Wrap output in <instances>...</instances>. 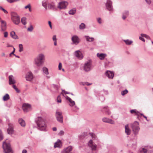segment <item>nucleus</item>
I'll return each instance as SVG.
<instances>
[{
  "label": "nucleus",
  "instance_id": "obj_14",
  "mask_svg": "<svg viewBox=\"0 0 153 153\" xmlns=\"http://www.w3.org/2000/svg\"><path fill=\"white\" fill-rule=\"evenodd\" d=\"M72 40L73 43L76 45L79 42V39L78 37L76 36H73L72 38Z\"/></svg>",
  "mask_w": 153,
  "mask_h": 153
},
{
  "label": "nucleus",
  "instance_id": "obj_32",
  "mask_svg": "<svg viewBox=\"0 0 153 153\" xmlns=\"http://www.w3.org/2000/svg\"><path fill=\"white\" fill-rule=\"evenodd\" d=\"M128 11H126L123 14L122 18L123 19H125L126 17L128 16Z\"/></svg>",
  "mask_w": 153,
  "mask_h": 153
},
{
  "label": "nucleus",
  "instance_id": "obj_61",
  "mask_svg": "<svg viewBox=\"0 0 153 153\" xmlns=\"http://www.w3.org/2000/svg\"><path fill=\"white\" fill-rule=\"evenodd\" d=\"M62 153H69L68 152L64 150H63L62 152Z\"/></svg>",
  "mask_w": 153,
  "mask_h": 153
},
{
  "label": "nucleus",
  "instance_id": "obj_45",
  "mask_svg": "<svg viewBox=\"0 0 153 153\" xmlns=\"http://www.w3.org/2000/svg\"><path fill=\"white\" fill-rule=\"evenodd\" d=\"M3 139V136L2 132L1 130H0V141L2 140Z\"/></svg>",
  "mask_w": 153,
  "mask_h": 153
},
{
  "label": "nucleus",
  "instance_id": "obj_55",
  "mask_svg": "<svg viewBox=\"0 0 153 153\" xmlns=\"http://www.w3.org/2000/svg\"><path fill=\"white\" fill-rule=\"evenodd\" d=\"M53 39L54 41H56V35H55L53 36Z\"/></svg>",
  "mask_w": 153,
  "mask_h": 153
},
{
  "label": "nucleus",
  "instance_id": "obj_47",
  "mask_svg": "<svg viewBox=\"0 0 153 153\" xmlns=\"http://www.w3.org/2000/svg\"><path fill=\"white\" fill-rule=\"evenodd\" d=\"M141 36H142L143 37H145L147 39H149V37L146 34H141Z\"/></svg>",
  "mask_w": 153,
  "mask_h": 153
},
{
  "label": "nucleus",
  "instance_id": "obj_11",
  "mask_svg": "<svg viewBox=\"0 0 153 153\" xmlns=\"http://www.w3.org/2000/svg\"><path fill=\"white\" fill-rule=\"evenodd\" d=\"M68 5V3L66 1L62 2L59 3L58 7L60 9H65Z\"/></svg>",
  "mask_w": 153,
  "mask_h": 153
},
{
  "label": "nucleus",
  "instance_id": "obj_54",
  "mask_svg": "<svg viewBox=\"0 0 153 153\" xmlns=\"http://www.w3.org/2000/svg\"><path fill=\"white\" fill-rule=\"evenodd\" d=\"M64 134V132L63 131H61L59 132V134L60 135H63Z\"/></svg>",
  "mask_w": 153,
  "mask_h": 153
},
{
  "label": "nucleus",
  "instance_id": "obj_33",
  "mask_svg": "<svg viewBox=\"0 0 153 153\" xmlns=\"http://www.w3.org/2000/svg\"><path fill=\"white\" fill-rule=\"evenodd\" d=\"M55 6L53 4H48V7L51 9H53Z\"/></svg>",
  "mask_w": 153,
  "mask_h": 153
},
{
  "label": "nucleus",
  "instance_id": "obj_64",
  "mask_svg": "<svg viewBox=\"0 0 153 153\" xmlns=\"http://www.w3.org/2000/svg\"><path fill=\"white\" fill-rule=\"evenodd\" d=\"M91 136L92 137H95V135L93 134H91Z\"/></svg>",
  "mask_w": 153,
  "mask_h": 153
},
{
  "label": "nucleus",
  "instance_id": "obj_58",
  "mask_svg": "<svg viewBox=\"0 0 153 153\" xmlns=\"http://www.w3.org/2000/svg\"><path fill=\"white\" fill-rule=\"evenodd\" d=\"M48 24H49L50 27L51 29L52 28L51 22L50 21H48Z\"/></svg>",
  "mask_w": 153,
  "mask_h": 153
},
{
  "label": "nucleus",
  "instance_id": "obj_48",
  "mask_svg": "<svg viewBox=\"0 0 153 153\" xmlns=\"http://www.w3.org/2000/svg\"><path fill=\"white\" fill-rule=\"evenodd\" d=\"M33 27L32 26H31L30 27H28L27 28V30L29 31H32L33 30Z\"/></svg>",
  "mask_w": 153,
  "mask_h": 153
},
{
  "label": "nucleus",
  "instance_id": "obj_31",
  "mask_svg": "<svg viewBox=\"0 0 153 153\" xmlns=\"http://www.w3.org/2000/svg\"><path fill=\"white\" fill-rule=\"evenodd\" d=\"M72 147L71 146H68V147L66 148L65 149H64V150L70 153V152L72 151Z\"/></svg>",
  "mask_w": 153,
  "mask_h": 153
},
{
  "label": "nucleus",
  "instance_id": "obj_60",
  "mask_svg": "<svg viewBox=\"0 0 153 153\" xmlns=\"http://www.w3.org/2000/svg\"><path fill=\"white\" fill-rule=\"evenodd\" d=\"M147 3L148 4H149L151 3V1L150 0H145Z\"/></svg>",
  "mask_w": 153,
  "mask_h": 153
},
{
  "label": "nucleus",
  "instance_id": "obj_24",
  "mask_svg": "<svg viewBox=\"0 0 153 153\" xmlns=\"http://www.w3.org/2000/svg\"><path fill=\"white\" fill-rule=\"evenodd\" d=\"M19 123L20 125L23 127H24L25 126V121L22 118H19L18 120Z\"/></svg>",
  "mask_w": 153,
  "mask_h": 153
},
{
  "label": "nucleus",
  "instance_id": "obj_8",
  "mask_svg": "<svg viewBox=\"0 0 153 153\" xmlns=\"http://www.w3.org/2000/svg\"><path fill=\"white\" fill-rule=\"evenodd\" d=\"M26 80L29 81H32L33 79V76L32 73L29 71L27 72L25 76Z\"/></svg>",
  "mask_w": 153,
  "mask_h": 153
},
{
  "label": "nucleus",
  "instance_id": "obj_62",
  "mask_svg": "<svg viewBox=\"0 0 153 153\" xmlns=\"http://www.w3.org/2000/svg\"><path fill=\"white\" fill-rule=\"evenodd\" d=\"M27 151L26 150H23L22 151V153H27Z\"/></svg>",
  "mask_w": 153,
  "mask_h": 153
},
{
  "label": "nucleus",
  "instance_id": "obj_59",
  "mask_svg": "<svg viewBox=\"0 0 153 153\" xmlns=\"http://www.w3.org/2000/svg\"><path fill=\"white\" fill-rule=\"evenodd\" d=\"M7 47H13V46L12 45H10L9 44H7Z\"/></svg>",
  "mask_w": 153,
  "mask_h": 153
},
{
  "label": "nucleus",
  "instance_id": "obj_4",
  "mask_svg": "<svg viewBox=\"0 0 153 153\" xmlns=\"http://www.w3.org/2000/svg\"><path fill=\"white\" fill-rule=\"evenodd\" d=\"M11 19L13 22L16 25H18L20 23V17L18 14L15 13H13L12 14Z\"/></svg>",
  "mask_w": 153,
  "mask_h": 153
},
{
  "label": "nucleus",
  "instance_id": "obj_5",
  "mask_svg": "<svg viewBox=\"0 0 153 153\" xmlns=\"http://www.w3.org/2000/svg\"><path fill=\"white\" fill-rule=\"evenodd\" d=\"M91 66L92 63L91 61L89 60L85 63L83 67L84 70L86 71H89L91 70Z\"/></svg>",
  "mask_w": 153,
  "mask_h": 153
},
{
  "label": "nucleus",
  "instance_id": "obj_52",
  "mask_svg": "<svg viewBox=\"0 0 153 153\" xmlns=\"http://www.w3.org/2000/svg\"><path fill=\"white\" fill-rule=\"evenodd\" d=\"M62 67V64L61 63H59L58 68L59 70H61V68Z\"/></svg>",
  "mask_w": 153,
  "mask_h": 153
},
{
  "label": "nucleus",
  "instance_id": "obj_37",
  "mask_svg": "<svg viewBox=\"0 0 153 153\" xmlns=\"http://www.w3.org/2000/svg\"><path fill=\"white\" fill-rule=\"evenodd\" d=\"M85 27V25L84 24L82 23L79 26V28L80 29H83Z\"/></svg>",
  "mask_w": 153,
  "mask_h": 153
},
{
  "label": "nucleus",
  "instance_id": "obj_3",
  "mask_svg": "<svg viewBox=\"0 0 153 153\" xmlns=\"http://www.w3.org/2000/svg\"><path fill=\"white\" fill-rule=\"evenodd\" d=\"M9 140L7 139L3 143V148L4 151L5 153H9L11 151L10 145L9 143Z\"/></svg>",
  "mask_w": 153,
  "mask_h": 153
},
{
  "label": "nucleus",
  "instance_id": "obj_50",
  "mask_svg": "<svg viewBox=\"0 0 153 153\" xmlns=\"http://www.w3.org/2000/svg\"><path fill=\"white\" fill-rule=\"evenodd\" d=\"M97 21H98V22L99 23H100V24L102 23V20H101V19L100 18H98L97 19Z\"/></svg>",
  "mask_w": 153,
  "mask_h": 153
},
{
  "label": "nucleus",
  "instance_id": "obj_41",
  "mask_svg": "<svg viewBox=\"0 0 153 153\" xmlns=\"http://www.w3.org/2000/svg\"><path fill=\"white\" fill-rule=\"evenodd\" d=\"M124 41L127 45H130L132 42V41L128 40H125Z\"/></svg>",
  "mask_w": 153,
  "mask_h": 153
},
{
  "label": "nucleus",
  "instance_id": "obj_6",
  "mask_svg": "<svg viewBox=\"0 0 153 153\" xmlns=\"http://www.w3.org/2000/svg\"><path fill=\"white\" fill-rule=\"evenodd\" d=\"M55 116L57 120L60 123L63 122V117L62 113L58 111H57L56 112Z\"/></svg>",
  "mask_w": 153,
  "mask_h": 153
},
{
  "label": "nucleus",
  "instance_id": "obj_43",
  "mask_svg": "<svg viewBox=\"0 0 153 153\" xmlns=\"http://www.w3.org/2000/svg\"><path fill=\"white\" fill-rule=\"evenodd\" d=\"M103 109L105 110V111L107 112L108 114H110V113L109 111H108V109L107 106H105L104 107Z\"/></svg>",
  "mask_w": 153,
  "mask_h": 153
},
{
  "label": "nucleus",
  "instance_id": "obj_1",
  "mask_svg": "<svg viewBox=\"0 0 153 153\" xmlns=\"http://www.w3.org/2000/svg\"><path fill=\"white\" fill-rule=\"evenodd\" d=\"M36 123L39 129L41 130H45L46 128V125L45 120L42 117H38Z\"/></svg>",
  "mask_w": 153,
  "mask_h": 153
},
{
  "label": "nucleus",
  "instance_id": "obj_16",
  "mask_svg": "<svg viewBox=\"0 0 153 153\" xmlns=\"http://www.w3.org/2000/svg\"><path fill=\"white\" fill-rule=\"evenodd\" d=\"M8 126L9 128L7 130V132L9 134H12L13 131V125L11 123H9Z\"/></svg>",
  "mask_w": 153,
  "mask_h": 153
},
{
  "label": "nucleus",
  "instance_id": "obj_53",
  "mask_svg": "<svg viewBox=\"0 0 153 153\" xmlns=\"http://www.w3.org/2000/svg\"><path fill=\"white\" fill-rule=\"evenodd\" d=\"M91 84H92L91 83H89L88 82H84V84H83V85H89Z\"/></svg>",
  "mask_w": 153,
  "mask_h": 153
},
{
  "label": "nucleus",
  "instance_id": "obj_46",
  "mask_svg": "<svg viewBox=\"0 0 153 153\" xmlns=\"http://www.w3.org/2000/svg\"><path fill=\"white\" fill-rule=\"evenodd\" d=\"M0 10H2L5 13H7V11L2 7H0Z\"/></svg>",
  "mask_w": 153,
  "mask_h": 153
},
{
  "label": "nucleus",
  "instance_id": "obj_40",
  "mask_svg": "<svg viewBox=\"0 0 153 153\" xmlns=\"http://www.w3.org/2000/svg\"><path fill=\"white\" fill-rule=\"evenodd\" d=\"M48 5L47 3L45 2H43L42 3V6L46 9L47 8Z\"/></svg>",
  "mask_w": 153,
  "mask_h": 153
},
{
  "label": "nucleus",
  "instance_id": "obj_25",
  "mask_svg": "<svg viewBox=\"0 0 153 153\" xmlns=\"http://www.w3.org/2000/svg\"><path fill=\"white\" fill-rule=\"evenodd\" d=\"M66 99L70 102V106H73L75 105V103L74 101L72 100L71 98L67 96Z\"/></svg>",
  "mask_w": 153,
  "mask_h": 153
},
{
  "label": "nucleus",
  "instance_id": "obj_57",
  "mask_svg": "<svg viewBox=\"0 0 153 153\" xmlns=\"http://www.w3.org/2000/svg\"><path fill=\"white\" fill-rule=\"evenodd\" d=\"M143 37L142 36V37L140 36L139 37V39L140 40H141L142 41H143L145 42L144 39Z\"/></svg>",
  "mask_w": 153,
  "mask_h": 153
},
{
  "label": "nucleus",
  "instance_id": "obj_34",
  "mask_svg": "<svg viewBox=\"0 0 153 153\" xmlns=\"http://www.w3.org/2000/svg\"><path fill=\"white\" fill-rule=\"evenodd\" d=\"M21 22L24 25H25L26 24V19L25 17H23L21 19Z\"/></svg>",
  "mask_w": 153,
  "mask_h": 153
},
{
  "label": "nucleus",
  "instance_id": "obj_63",
  "mask_svg": "<svg viewBox=\"0 0 153 153\" xmlns=\"http://www.w3.org/2000/svg\"><path fill=\"white\" fill-rule=\"evenodd\" d=\"M53 131H56V127H53L52 128Z\"/></svg>",
  "mask_w": 153,
  "mask_h": 153
},
{
  "label": "nucleus",
  "instance_id": "obj_9",
  "mask_svg": "<svg viewBox=\"0 0 153 153\" xmlns=\"http://www.w3.org/2000/svg\"><path fill=\"white\" fill-rule=\"evenodd\" d=\"M88 145L92 151H95L96 149L97 146L93 142L92 140H91L88 143Z\"/></svg>",
  "mask_w": 153,
  "mask_h": 153
},
{
  "label": "nucleus",
  "instance_id": "obj_7",
  "mask_svg": "<svg viewBox=\"0 0 153 153\" xmlns=\"http://www.w3.org/2000/svg\"><path fill=\"white\" fill-rule=\"evenodd\" d=\"M132 128L133 131L135 134L137 133L140 129L138 123L136 121L132 125Z\"/></svg>",
  "mask_w": 153,
  "mask_h": 153
},
{
  "label": "nucleus",
  "instance_id": "obj_22",
  "mask_svg": "<svg viewBox=\"0 0 153 153\" xmlns=\"http://www.w3.org/2000/svg\"><path fill=\"white\" fill-rule=\"evenodd\" d=\"M10 36L13 39H17L19 38L18 36L16 34L15 32L14 31H12L10 33Z\"/></svg>",
  "mask_w": 153,
  "mask_h": 153
},
{
  "label": "nucleus",
  "instance_id": "obj_36",
  "mask_svg": "<svg viewBox=\"0 0 153 153\" xmlns=\"http://www.w3.org/2000/svg\"><path fill=\"white\" fill-rule=\"evenodd\" d=\"M19 51L20 52H21L23 51V45L22 44H20L19 45Z\"/></svg>",
  "mask_w": 153,
  "mask_h": 153
},
{
  "label": "nucleus",
  "instance_id": "obj_13",
  "mask_svg": "<svg viewBox=\"0 0 153 153\" xmlns=\"http://www.w3.org/2000/svg\"><path fill=\"white\" fill-rule=\"evenodd\" d=\"M106 6L107 9L109 11H111L112 10V2L110 0H107L106 3Z\"/></svg>",
  "mask_w": 153,
  "mask_h": 153
},
{
  "label": "nucleus",
  "instance_id": "obj_20",
  "mask_svg": "<svg viewBox=\"0 0 153 153\" xmlns=\"http://www.w3.org/2000/svg\"><path fill=\"white\" fill-rule=\"evenodd\" d=\"M9 84L10 85L16 83V81L13 78V76L12 75L9 76Z\"/></svg>",
  "mask_w": 153,
  "mask_h": 153
},
{
  "label": "nucleus",
  "instance_id": "obj_56",
  "mask_svg": "<svg viewBox=\"0 0 153 153\" xmlns=\"http://www.w3.org/2000/svg\"><path fill=\"white\" fill-rule=\"evenodd\" d=\"M7 1L10 3H12L15 2V0H7Z\"/></svg>",
  "mask_w": 153,
  "mask_h": 153
},
{
  "label": "nucleus",
  "instance_id": "obj_26",
  "mask_svg": "<svg viewBox=\"0 0 153 153\" xmlns=\"http://www.w3.org/2000/svg\"><path fill=\"white\" fill-rule=\"evenodd\" d=\"M42 71L46 75H48L49 74L48 69L45 67H43L42 68Z\"/></svg>",
  "mask_w": 153,
  "mask_h": 153
},
{
  "label": "nucleus",
  "instance_id": "obj_28",
  "mask_svg": "<svg viewBox=\"0 0 153 153\" xmlns=\"http://www.w3.org/2000/svg\"><path fill=\"white\" fill-rule=\"evenodd\" d=\"M85 38H86V40L88 41L89 42H93L94 40V39L93 37H90L88 36H85Z\"/></svg>",
  "mask_w": 153,
  "mask_h": 153
},
{
  "label": "nucleus",
  "instance_id": "obj_35",
  "mask_svg": "<svg viewBox=\"0 0 153 153\" xmlns=\"http://www.w3.org/2000/svg\"><path fill=\"white\" fill-rule=\"evenodd\" d=\"M25 9L28 8L29 11H30V12H31L32 11L31 9V6L30 4H29L25 6Z\"/></svg>",
  "mask_w": 153,
  "mask_h": 153
},
{
  "label": "nucleus",
  "instance_id": "obj_2",
  "mask_svg": "<svg viewBox=\"0 0 153 153\" xmlns=\"http://www.w3.org/2000/svg\"><path fill=\"white\" fill-rule=\"evenodd\" d=\"M45 60V56L42 53L39 54L35 59V63L37 66L39 67L43 64Z\"/></svg>",
  "mask_w": 153,
  "mask_h": 153
},
{
  "label": "nucleus",
  "instance_id": "obj_21",
  "mask_svg": "<svg viewBox=\"0 0 153 153\" xmlns=\"http://www.w3.org/2000/svg\"><path fill=\"white\" fill-rule=\"evenodd\" d=\"M125 132L128 135H130L131 134V130L129 128L128 125H126L125 126Z\"/></svg>",
  "mask_w": 153,
  "mask_h": 153
},
{
  "label": "nucleus",
  "instance_id": "obj_42",
  "mask_svg": "<svg viewBox=\"0 0 153 153\" xmlns=\"http://www.w3.org/2000/svg\"><path fill=\"white\" fill-rule=\"evenodd\" d=\"M57 102L59 103H61V100L60 95H59L57 97Z\"/></svg>",
  "mask_w": 153,
  "mask_h": 153
},
{
  "label": "nucleus",
  "instance_id": "obj_29",
  "mask_svg": "<svg viewBox=\"0 0 153 153\" xmlns=\"http://www.w3.org/2000/svg\"><path fill=\"white\" fill-rule=\"evenodd\" d=\"M76 12V9L75 8L70 10L69 11V13L70 15H74Z\"/></svg>",
  "mask_w": 153,
  "mask_h": 153
},
{
  "label": "nucleus",
  "instance_id": "obj_18",
  "mask_svg": "<svg viewBox=\"0 0 153 153\" xmlns=\"http://www.w3.org/2000/svg\"><path fill=\"white\" fill-rule=\"evenodd\" d=\"M75 55L79 59H81L83 58L81 53L79 51H76L75 52Z\"/></svg>",
  "mask_w": 153,
  "mask_h": 153
},
{
  "label": "nucleus",
  "instance_id": "obj_19",
  "mask_svg": "<svg viewBox=\"0 0 153 153\" xmlns=\"http://www.w3.org/2000/svg\"><path fill=\"white\" fill-rule=\"evenodd\" d=\"M62 146V143L61 140H58L54 144V147L55 148L58 147L60 148Z\"/></svg>",
  "mask_w": 153,
  "mask_h": 153
},
{
  "label": "nucleus",
  "instance_id": "obj_27",
  "mask_svg": "<svg viewBox=\"0 0 153 153\" xmlns=\"http://www.w3.org/2000/svg\"><path fill=\"white\" fill-rule=\"evenodd\" d=\"M10 99V96L8 94H6L3 97V100L4 101H6L9 100Z\"/></svg>",
  "mask_w": 153,
  "mask_h": 153
},
{
  "label": "nucleus",
  "instance_id": "obj_15",
  "mask_svg": "<svg viewBox=\"0 0 153 153\" xmlns=\"http://www.w3.org/2000/svg\"><path fill=\"white\" fill-rule=\"evenodd\" d=\"M102 120L104 122L110 123L112 124H113L114 123V121L106 117L103 118Z\"/></svg>",
  "mask_w": 153,
  "mask_h": 153
},
{
  "label": "nucleus",
  "instance_id": "obj_38",
  "mask_svg": "<svg viewBox=\"0 0 153 153\" xmlns=\"http://www.w3.org/2000/svg\"><path fill=\"white\" fill-rule=\"evenodd\" d=\"M13 88L16 90L17 92L19 93L20 92V90L17 88V87L15 85H13Z\"/></svg>",
  "mask_w": 153,
  "mask_h": 153
},
{
  "label": "nucleus",
  "instance_id": "obj_23",
  "mask_svg": "<svg viewBox=\"0 0 153 153\" xmlns=\"http://www.w3.org/2000/svg\"><path fill=\"white\" fill-rule=\"evenodd\" d=\"M97 56L100 58L101 60H103L105 58L106 56L107 55L104 53H99L97 54Z\"/></svg>",
  "mask_w": 153,
  "mask_h": 153
},
{
  "label": "nucleus",
  "instance_id": "obj_39",
  "mask_svg": "<svg viewBox=\"0 0 153 153\" xmlns=\"http://www.w3.org/2000/svg\"><path fill=\"white\" fill-rule=\"evenodd\" d=\"M147 149H145L144 148H143L140 150V152L141 153H146L147 152Z\"/></svg>",
  "mask_w": 153,
  "mask_h": 153
},
{
  "label": "nucleus",
  "instance_id": "obj_17",
  "mask_svg": "<svg viewBox=\"0 0 153 153\" xmlns=\"http://www.w3.org/2000/svg\"><path fill=\"white\" fill-rule=\"evenodd\" d=\"M105 74L108 78L111 79H112L114 76V73L110 71H107L105 73Z\"/></svg>",
  "mask_w": 153,
  "mask_h": 153
},
{
  "label": "nucleus",
  "instance_id": "obj_51",
  "mask_svg": "<svg viewBox=\"0 0 153 153\" xmlns=\"http://www.w3.org/2000/svg\"><path fill=\"white\" fill-rule=\"evenodd\" d=\"M13 52H11L10 54V56H11V55L12 54H13L14 55H15L14 54V53L15 52V48L13 47Z\"/></svg>",
  "mask_w": 153,
  "mask_h": 153
},
{
  "label": "nucleus",
  "instance_id": "obj_30",
  "mask_svg": "<svg viewBox=\"0 0 153 153\" xmlns=\"http://www.w3.org/2000/svg\"><path fill=\"white\" fill-rule=\"evenodd\" d=\"M130 112L131 113H135L136 115L139 116L140 115V113L137 111L136 110H132L130 111Z\"/></svg>",
  "mask_w": 153,
  "mask_h": 153
},
{
  "label": "nucleus",
  "instance_id": "obj_10",
  "mask_svg": "<svg viewBox=\"0 0 153 153\" xmlns=\"http://www.w3.org/2000/svg\"><path fill=\"white\" fill-rule=\"evenodd\" d=\"M1 30L2 31H5L7 29V23L6 22L3 20L1 21Z\"/></svg>",
  "mask_w": 153,
  "mask_h": 153
},
{
  "label": "nucleus",
  "instance_id": "obj_49",
  "mask_svg": "<svg viewBox=\"0 0 153 153\" xmlns=\"http://www.w3.org/2000/svg\"><path fill=\"white\" fill-rule=\"evenodd\" d=\"M4 34V37L7 38L8 36V33L7 32H5Z\"/></svg>",
  "mask_w": 153,
  "mask_h": 153
},
{
  "label": "nucleus",
  "instance_id": "obj_12",
  "mask_svg": "<svg viewBox=\"0 0 153 153\" xmlns=\"http://www.w3.org/2000/svg\"><path fill=\"white\" fill-rule=\"evenodd\" d=\"M22 108L24 111L27 112L31 109L30 105L28 104H24L22 106Z\"/></svg>",
  "mask_w": 153,
  "mask_h": 153
},
{
  "label": "nucleus",
  "instance_id": "obj_44",
  "mask_svg": "<svg viewBox=\"0 0 153 153\" xmlns=\"http://www.w3.org/2000/svg\"><path fill=\"white\" fill-rule=\"evenodd\" d=\"M128 92V91L127 90H126L124 91H123L121 92V94L122 95H124L125 94H126Z\"/></svg>",
  "mask_w": 153,
  "mask_h": 153
}]
</instances>
